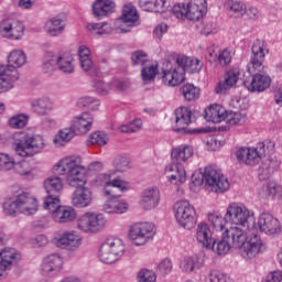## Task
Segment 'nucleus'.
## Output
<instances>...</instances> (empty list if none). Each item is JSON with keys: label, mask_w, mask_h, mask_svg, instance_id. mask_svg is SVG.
Returning a JSON list of instances; mask_svg holds the SVG:
<instances>
[{"label": "nucleus", "mask_w": 282, "mask_h": 282, "mask_svg": "<svg viewBox=\"0 0 282 282\" xmlns=\"http://www.w3.org/2000/svg\"><path fill=\"white\" fill-rule=\"evenodd\" d=\"M53 173L56 176H51L44 180L43 187L48 197H58L65 188V180L68 186L78 188L80 184H87V170L83 165V159L78 155H67L59 159L53 165Z\"/></svg>", "instance_id": "1"}, {"label": "nucleus", "mask_w": 282, "mask_h": 282, "mask_svg": "<svg viewBox=\"0 0 282 282\" xmlns=\"http://www.w3.org/2000/svg\"><path fill=\"white\" fill-rule=\"evenodd\" d=\"M262 246L263 241L261 240V237L257 235L248 238V240H242L240 245H236L232 236L228 234V229H225L220 238H214V240H212L207 250H212V252L218 257H224L230 252L231 248H238L240 249L242 259L250 261L261 252Z\"/></svg>", "instance_id": "2"}, {"label": "nucleus", "mask_w": 282, "mask_h": 282, "mask_svg": "<svg viewBox=\"0 0 282 282\" xmlns=\"http://www.w3.org/2000/svg\"><path fill=\"white\" fill-rule=\"evenodd\" d=\"M254 217V212L238 203H230L225 213L227 224L231 226L226 228L228 235L232 238L234 242L239 246L242 241H248L254 235H248L250 228V219Z\"/></svg>", "instance_id": "3"}, {"label": "nucleus", "mask_w": 282, "mask_h": 282, "mask_svg": "<svg viewBox=\"0 0 282 282\" xmlns=\"http://www.w3.org/2000/svg\"><path fill=\"white\" fill-rule=\"evenodd\" d=\"M119 21H121V24L116 23L115 29L107 22L89 23L86 28L88 32H91V34H98V36L109 34H129L133 28L140 25L138 9H135L133 4L123 6Z\"/></svg>", "instance_id": "4"}, {"label": "nucleus", "mask_w": 282, "mask_h": 282, "mask_svg": "<svg viewBox=\"0 0 282 282\" xmlns=\"http://www.w3.org/2000/svg\"><path fill=\"white\" fill-rule=\"evenodd\" d=\"M45 138L28 131L15 132L12 138L11 149L23 160L34 158L45 151Z\"/></svg>", "instance_id": "5"}, {"label": "nucleus", "mask_w": 282, "mask_h": 282, "mask_svg": "<svg viewBox=\"0 0 282 282\" xmlns=\"http://www.w3.org/2000/svg\"><path fill=\"white\" fill-rule=\"evenodd\" d=\"M39 198L30 192L21 191L14 197L6 198L2 208L9 217H18V215H25L32 217L39 213Z\"/></svg>", "instance_id": "6"}, {"label": "nucleus", "mask_w": 282, "mask_h": 282, "mask_svg": "<svg viewBox=\"0 0 282 282\" xmlns=\"http://www.w3.org/2000/svg\"><path fill=\"white\" fill-rule=\"evenodd\" d=\"M8 65L0 64V94L10 91L14 87V83L19 80V68L28 63L25 52L13 50L7 56Z\"/></svg>", "instance_id": "7"}, {"label": "nucleus", "mask_w": 282, "mask_h": 282, "mask_svg": "<svg viewBox=\"0 0 282 282\" xmlns=\"http://www.w3.org/2000/svg\"><path fill=\"white\" fill-rule=\"evenodd\" d=\"M44 208L48 212L51 219L55 224H72L78 217L74 207L61 205V198L58 196H46Z\"/></svg>", "instance_id": "8"}, {"label": "nucleus", "mask_w": 282, "mask_h": 282, "mask_svg": "<svg viewBox=\"0 0 282 282\" xmlns=\"http://www.w3.org/2000/svg\"><path fill=\"white\" fill-rule=\"evenodd\" d=\"M274 151V142L264 141L258 143L257 148L254 147H241L236 151V158L240 164H247L248 166H254L259 164L263 155L272 153Z\"/></svg>", "instance_id": "9"}, {"label": "nucleus", "mask_w": 282, "mask_h": 282, "mask_svg": "<svg viewBox=\"0 0 282 282\" xmlns=\"http://www.w3.org/2000/svg\"><path fill=\"white\" fill-rule=\"evenodd\" d=\"M124 240L119 237H109L100 246L97 257L101 263H116L124 257Z\"/></svg>", "instance_id": "10"}, {"label": "nucleus", "mask_w": 282, "mask_h": 282, "mask_svg": "<svg viewBox=\"0 0 282 282\" xmlns=\"http://www.w3.org/2000/svg\"><path fill=\"white\" fill-rule=\"evenodd\" d=\"M107 216L100 212H85L78 216L76 226L85 235H98L107 228Z\"/></svg>", "instance_id": "11"}, {"label": "nucleus", "mask_w": 282, "mask_h": 282, "mask_svg": "<svg viewBox=\"0 0 282 282\" xmlns=\"http://www.w3.org/2000/svg\"><path fill=\"white\" fill-rule=\"evenodd\" d=\"M51 241L59 250L76 252L83 246V234L76 229L59 230L53 235Z\"/></svg>", "instance_id": "12"}, {"label": "nucleus", "mask_w": 282, "mask_h": 282, "mask_svg": "<svg viewBox=\"0 0 282 282\" xmlns=\"http://www.w3.org/2000/svg\"><path fill=\"white\" fill-rule=\"evenodd\" d=\"M173 213L176 220V224L185 230H191L195 228L197 224V210L186 199L177 200L173 206Z\"/></svg>", "instance_id": "13"}, {"label": "nucleus", "mask_w": 282, "mask_h": 282, "mask_svg": "<svg viewBox=\"0 0 282 282\" xmlns=\"http://www.w3.org/2000/svg\"><path fill=\"white\" fill-rule=\"evenodd\" d=\"M205 184L212 193H217L218 195L230 189L228 177L215 166L205 167Z\"/></svg>", "instance_id": "14"}, {"label": "nucleus", "mask_w": 282, "mask_h": 282, "mask_svg": "<svg viewBox=\"0 0 282 282\" xmlns=\"http://www.w3.org/2000/svg\"><path fill=\"white\" fill-rule=\"evenodd\" d=\"M155 237V225L151 223H135L129 229V239L134 246H145Z\"/></svg>", "instance_id": "15"}, {"label": "nucleus", "mask_w": 282, "mask_h": 282, "mask_svg": "<svg viewBox=\"0 0 282 282\" xmlns=\"http://www.w3.org/2000/svg\"><path fill=\"white\" fill-rule=\"evenodd\" d=\"M251 52L252 55L250 63L247 65V72L249 74L263 72V61H265V55L270 52V48H268V43L261 39L256 40L253 42Z\"/></svg>", "instance_id": "16"}, {"label": "nucleus", "mask_w": 282, "mask_h": 282, "mask_svg": "<svg viewBox=\"0 0 282 282\" xmlns=\"http://www.w3.org/2000/svg\"><path fill=\"white\" fill-rule=\"evenodd\" d=\"M160 187L152 185L145 187L140 195L139 206L143 208V210H155L158 206H160Z\"/></svg>", "instance_id": "17"}, {"label": "nucleus", "mask_w": 282, "mask_h": 282, "mask_svg": "<svg viewBox=\"0 0 282 282\" xmlns=\"http://www.w3.org/2000/svg\"><path fill=\"white\" fill-rule=\"evenodd\" d=\"M205 58L209 63H217L220 67H226L232 61V50L219 47V45H210L206 50Z\"/></svg>", "instance_id": "18"}, {"label": "nucleus", "mask_w": 282, "mask_h": 282, "mask_svg": "<svg viewBox=\"0 0 282 282\" xmlns=\"http://www.w3.org/2000/svg\"><path fill=\"white\" fill-rule=\"evenodd\" d=\"M257 228L260 232H264V235H269L270 237L281 235V223L272 214H261L257 221Z\"/></svg>", "instance_id": "19"}, {"label": "nucleus", "mask_w": 282, "mask_h": 282, "mask_svg": "<svg viewBox=\"0 0 282 282\" xmlns=\"http://www.w3.org/2000/svg\"><path fill=\"white\" fill-rule=\"evenodd\" d=\"M94 126V116L89 112H83L75 116L70 121V128L76 135H85L91 131Z\"/></svg>", "instance_id": "20"}, {"label": "nucleus", "mask_w": 282, "mask_h": 282, "mask_svg": "<svg viewBox=\"0 0 282 282\" xmlns=\"http://www.w3.org/2000/svg\"><path fill=\"white\" fill-rule=\"evenodd\" d=\"M161 80L165 87H178V85H182V83L186 80V75L184 69L177 65L164 69L161 76Z\"/></svg>", "instance_id": "21"}, {"label": "nucleus", "mask_w": 282, "mask_h": 282, "mask_svg": "<svg viewBox=\"0 0 282 282\" xmlns=\"http://www.w3.org/2000/svg\"><path fill=\"white\" fill-rule=\"evenodd\" d=\"M21 261V252L12 247H6L0 251V279L14 265Z\"/></svg>", "instance_id": "22"}, {"label": "nucleus", "mask_w": 282, "mask_h": 282, "mask_svg": "<svg viewBox=\"0 0 282 282\" xmlns=\"http://www.w3.org/2000/svg\"><path fill=\"white\" fill-rule=\"evenodd\" d=\"M63 270V257L58 253L46 256L41 264V272L44 276H54Z\"/></svg>", "instance_id": "23"}, {"label": "nucleus", "mask_w": 282, "mask_h": 282, "mask_svg": "<svg viewBox=\"0 0 282 282\" xmlns=\"http://www.w3.org/2000/svg\"><path fill=\"white\" fill-rule=\"evenodd\" d=\"M129 202L118 196L107 198L102 205V210L106 215H124L129 213Z\"/></svg>", "instance_id": "24"}, {"label": "nucleus", "mask_w": 282, "mask_h": 282, "mask_svg": "<svg viewBox=\"0 0 282 282\" xmlns=\"http://www.w3.org/2000/svg\"><path fill=\"white\" fill-rule=\"evenodd\" d=\"M0 32L9 36H21L25 32V25L19 19L7 15L0 22Z\"/></svg>", "instance_id": "25"}, {"label": "nucleus", "mask_w": 282, "mask_h": 282, "mask_svg": "<svg viewBox=\"0 0 282 282\" xmlns=\"http://www.w3.org/2000/svg\"><path fill=\"white\" fill-rule=\"evenodd\" d=\"M94 202V193L85 184H80L72 196V204L75 208H87Z\"/></svg>", "instance_id": "26"}, {"label": "nucleus", "mask_w": 282, "mask_h": 282, "mask_svg": "<svg viewBox=\"0 0 282 282\" xmlns=\"http://www.w3.org/2000/svg\"><path fill=\"white\" fill-rule=\"evenodd\" d=\"M91 10L96 19H107L116 12V2L113 0H95Z\"/></svg>", "instance_id": "27"}, {"label": "nucleus", "mask_w": 282, "mask_h": 282, "mask_svg": "<svg viewBox=\"0 0 282 282\" xmlns=\"http://www.w3.org/2000/svg\"><path fill=\"white\" fill-rule=\"evenodd\" d=\"M165 174L172 184H184L186 182V169L184 164L172 161L165 167Z\"/></svg>", "instance_id": "28"}, {"label": "nucleus", "mask_w": 282, "mask_h": 282, "mask_svg": "<svg viewBox=\"0 0 282 282\" xmlns=\"http://www.w3.org/2000/svg\"><path fill=\"white\" fill-rule=\"evenodd\" d=\"M76 138V132L72 129V126L61 128L52 139V144L55 149H63Z\"/></svg>", "instance_id": "29"}, {"label": "nucleus", "mask_w": 282, "mask_h": 282, "mask_svg": "<svg viewBox=\"0 0 282 282\" xmlns=\"http://www.w3.org/2000/svg\"><path fill=\"white\" fill-rule=\"evenodd\" d=\"M195 239L197 243H199V246H202L206 250L207 248H210V243L215 239L213 238V229H210V225L205 221H200L196 226Z\"/></svg>", "instance_id": "30"}, {"label": "nucleus", "mask_w": 282, "mask_h": 282, "mask_svg": "<svg viewBox=\"0 0 282 282\" xmlns=\"http://www.w3.org/2000/svg\"><path fill=\"white\" fill-rule=\"evenodd\" d=\"M223 8L229 19H243L246 17V2L241 0H225Z\"/></svg>", "instance_id": "31"}, {"label": "nucleus", "mask_w": 282, "mask_h": 282, "mask_svg": "<svg viewBox=\"0 0 282 282\" xmlns=\"http://www.w3.org/2000/svg\"><path fill=\"white\" fill-rule=\"evenodd\" d=\"M113 188H117L119 193H128V191H131V183L119 177L111 180L102 188L104 197H107V199H109L110 197H117L116 191Z\"/></svg>", "instance_id": "32"}, {"label": "nucleus", "mask_w": 282, "mask_h": 282, "mask_svg": "<svg viewBox=\"0 0 282 282\" xmlns=\"http://www.w3.org/2000/svg\"><path fill=\"white\" fill-rule=\"evenodd\" d=\"M176 64L178 67L183 68V72H189V74H199L204 63L197 57H188L186 55H181L176 58Z\"/></svg>", "instance_id": "33"}, {"label": "nucleus", "mask_w": 282, "mask_h": 282, "mask_svg": "<svg viewBox=\"0 0 282 282\" xmlns=\"http://www.w3.org/2000/svg\"><path fill=\"white\" fill-rule=\"evenodd\" d=\"M31 109L36 116H47L54 109V101L50 97H37L30 101Z\"/></svg>", "instance_id": "34"}, {"label": "nucleus", "mask_w": 282, "mask_h": 282, "mask_svg": "<svg viewBox=\"0 0 282 282\" xmlns=\"http://www.w3.org/2000/svg\"><path fill=\"white\" fill-rule=\"evenodd\" d=\"M93 87L101 96H107V94H111V91H120L124 89V84L118 79H113L110 83L105 79H95Z\"/></svg>", "instance_id": "35"}, {"label": "nucleus", "mask_w": 282, "mask_h": 282, "mask_svg": "<svg viewBox=\"0 0 282 282\" xmlns=\"http://www.w3.org/2000/svg\"><path fill=\"white\" fill-rule=\"evenodd\" d=\"M65 28H67L65 20L58 15L48 18L44 23V31L50 36H61L65 32Z\"/></svg>", "instance_id": "36"}, {"label": "nucleus", "mask_w": 282, "mask_h": 282, "mask_svg": "<svg viewBox=\"0 0 282 282\" xmlns=\"http://www.w3.org/2000/svg\"><path fill=\"white\" fill-rule=\"evenodd\" d=\"M253 74L254 75L252 77V80L245 83V86L248 89V91H251V93L265 91V89L270 87V83H272V80L270 79V76L257 74V73H253Z\"/></svg>", "instance_id": "37"}, {"label": "nucleus", "mask_w": 282, "mask_h": 282, "mask_svg": "<svg viewBox=\"0 0 282 282\" xmlns=\"http://www.w3.org/2000/svg\"><path fill=\"white\" fill-rule=\"evenodd\" d=\"M228 110L224 108V106L219 104L210 105L205 109V118L208 122H214L215 124H219V122L226 121V115Z\"/></svg>", "instance_id": "38"}, {"label": "nucleus", "mask_w": 282, "mask_h": 282, "mask_svg": "<svg viewBox=\"0 0 282 282\" xmlns=\"http://www.w3.org/2000/svg\"><path fill=\"white\" fill-rule=\"evenodd\" d=\"M239 83V72L229 69L225 73L224 80L216 86V94H226L228 89L237 87Z\"/></svg>", "instance_id": "39"}, {"label": "nucleus", "mask_w": 282, "mask_h": 282, "mask_svg": "<svg viewBox=\"0 0 282 282\" xmlns=\"http://www.w3.org/2000/svg\"><path fill=\"white\" fill-rule=\"evenodd\" d=\"M55 64L62 74H74V69H76L74 56L69 53H59L55 55Z\"/></svg>", "instance_id": "40"}, {"label": "nucleus", "mask_w": 282, "mask_h": 282, "mask_svg": "<svg viewBox=\"0 0 282 282\" xmlns=\"http://www.w3.org/2000/svg\"><path fill=\"white\" fill-rule=\"evenodd\" d=\"M194 153L193 147L186 144L178 145L172 150V162L186 164V162L193 158Z\"/></svg>", "instance_id": "41"}, {"label": "nucleus", "mask_w": 282, "mask_h": 282, "mask_svg": "<svg viewBox=\"0 0 282 282\" xmlns=\"http://www.w3.org/2000/svg\"><path fill=\"white\" fill-rule=\"evenodd\" d=\"M176 131H182L192 122L193 112L187 107H180L175 110Z\"/></svg>", "instance_id": "42"}, {"label": "nucleus", "mask_w": 282, "mask_h": 282, "mask_svg": "<svg viewBox=\"0 0 282 282\" xmlns=\"http://www.w3.org/2000/svg\"><path fill=\"white\" fill-rule=\"evenodd\" d=\"M12 171H14L17 175L24 177V180H34V167L32 166L30 161L22 160L20 162H17L15 159Z\"/></svg>", "instance_id": "43"}, {"label": "nucleus", "mask_w": 282, "mask_h": 282, "mask_svg": "<svg viewBox=\"0 0 282 282\" xmlns=\"http://www.w3.org/2000/svg\"><path fill=\"white\" fill-rule=\"evenodd\" d=\"M207 221L216 230V232H224L226 228V216L224 217L219 212H209L207 214Z\"/></svg>", "instance_id": "44"}, {"label": "nucleus", "mask_w": 282, "mask_h": 282, "mask_svg": "<svg viewBox=\"0 0 282 282\" xmlns=\"http://www.w3.org/2000/svg\"><path fill=\"white\" fill-rule=\"evenodd\" d=\"M181 93L184 100H186L187 102H195V100H199V96H202V89L191 83L183 85L181 88Z\"/></svg>", "instance_id": "45"}, {"label": "nucleus", "mask_w": 282, "mask_h": 282, "mask_svg": "<svg viewBox=\"0 0 282 282\" xmlns=\"http://www.w3.org/2000/svg\"><path fill=\"white\" fill-rule=\"evenodd\" d=\"M28 122H30V116L25 112H20L9 118L8 126L10 129H25Z\"/></svg>", "instance_id": "46"}, {"label": "nucleus", "mask_w": 282, "mask_h": 282, "mask_svg": "<svg viewBox=\"0 0 282 282\" xmlns=\"http://www.w3.org/2000/svg\"><path fill=\"white\" fill-rule=\"evenodd\" d=\"M158 62H150L141 69V78L143 83H151V80H155L158 76Z\"/></svg>", "instance_id": "47"}, {"label": "nucleus", "mask_w": 282, "mask_h": 282, "mask_svg": "<svg viewBox=\"0 0 282 282\" xmlns=\"http://www.w3.org/2000/svg\"><path fill=\"white\" fill-rule=\"evenodd\" d=\"M282 187L274 181H269L259 191V195L262 198L265 197H276L281 193Z\"/></svg>", "instance_id": "48"}, {"label": "nucleus", "mask_w": 282, "mask_h": 282, "mask_svg": "<svg viewBox=\"0 0 282 282\" xmlns=\"http://www.w3.org/2000/svg\"><path fill=\"white\" fill-rule=\"evenodd\" d=\"M109 142V134L105 131H96L89 134L87 139V145L91 147L97 144V147H106Z\"/></svg>", "instance_id": "49"}, {"label": "nucleus", "mask_w": 282, "mask_h": 282, "mask_svg": "<svg viewBox=\"0 0 282 282\" xmlns=\"http://www.w3.org/2000/svg\"><path fill=\"white\" fill-rule=\"evenodd\" d=\"M180 270H182L185 274H191V272H194L199 268L197 264V260L194 257L186 256L183 257L180 261Z\"/></svg>", "instance_id": "50"}, {"label": "nucleus", "mask_w": 282, "mask_h": 282, "mask_svg": "<svg viewBox=\"0 0 282 282\" xmlns=\"http://www.w3.org/2000/svg\"><path fill=\"white\" fill-rule=\"evenodd\" d=\"M14 155L6 152H0V171L2 173H10L14 167Z\"/></svg>", "instance_id": "51"}, {"label": "nucleus", "mask_w": 282, "mask_h": 282, "mask_svg": "<svg viewBox=\"0 0 282 282\" xmlns=\"http://www.w3.org/2000/svg\"><path fill=\"white\" fill-rule=\"evenodd\" d=\"M172 12L180 21H188V19H191V9H188V3L174 4Z\"/></svg>", "instance_id": "52"}, {"label": "nucleus", "mask_w": 282, "mask_h": 282, "mask_svg": "<svg viewBox=\"0 0 282 282\" xmlns=\"http://www.w3.org/2000/svg\"><path fill=\"white\" fill-rule=\"evenodd\" d=\"M247 120L248 118L246 117V115L235 111H227V115L225 117V122L231 126L246 124Z\"/></svg>", "instance_id": "53"}, {"label": "nucleus", "mask_w": 282, "mask_h": 282, "mask_svg": "<svg viewBox=\"0 0 282 282\" xmlns=\"http://www.w3.org/2000/svg\"><path fill=\"white\" fill-rule=\"evenodd\" d=\"M188 10H191V18H187V21H199L206 14V9L197 4V2L191 1L188 3Z\"/></svg>", "instance_id": "54"}, {"label": "nucleus", "mask_w": 282, "mask_h": 282, "mask_svg": "<svg viewBox=\"0 0 282 282\" xmlns=\"http://www.w3.org/2000/svg\"><path fill=\"white\" fill-rule=\"evenodd\" d=\"M113 175H115L113 171H109V172L101 173V174L97 175L93 180V186H96L97 188L106 187L107 184L112 180Z\"/></svg>", "instance_id": "55"}, {"label": "nucleus", "mask_w": 282, "mask_h": 282, "mask_svg": "<svg viewBox=\"0 0 282 282\" xmlns=\"http://www.w3.org/2000/svg\"><path fill=\"white\" fill-rule=\"evenodd\" d=\"M115 171L112 173H126L131 166L129 165V158L127 156H117L113 161Z\"/></svg>", "instance_id": "56"}, {"label": "nucleus", "mask_w": 282, "mask_h": 282, "mask_svg": "<svg viewBox=\"0 0 282 282\" xmlns=\"http://www.w3.org/2000/svg\"><path fill=\"white\" fill-rule=\"evenodd\" d=\"M29 245L31 248H45V246L50 245V238L47 235L39 234L29 240Z\"/></svg>", "instance_id": "57"}, {"label": "nucleus", "mask_w": 282, "mask_h": 282, "mask_svg": "<svg viewBox=\"0 0 282 282\" xmlns=\"http://www.w3.org/2000/svg\"><path fill=\"white\" fill-rule=\"evenodd\" d=\"M140 129H142V119H134L132 122L119 127L121 133H138Z\"/></svg>", "instance_id": "58"}, {"label": "nucleus", "mask_w": 282, "mask_h": 282, "mask_svg": "<svg viewBox=\"0 0 282 282\" xmlns=\"http://www.w3.org/2000/svg\"><path fill=\"white\" fill-rule=\"evenodd\" d=\"M138 282H156L158 274L155 271L149 269H141L137 274Z\"/></svg>", "instance_id": "59"}, {"label": "nucleus", "mask_w": 282, "mask_h": 282, "mask_svg": "<svg viewBox=\"0 0 282 282\" xmlns=\"http://www.w3.org/2000/svg\"><path fill=\"white\" fill-rule=\"evenodd\" d=\"M150 62L149 55L144 51H135L131 55L132 65H140L141 67H144Z\"/></svg>", "instance_id": "60"}, {"label": "nucleus", "mask_w": 282, "mask_h": 282, "mask_svg": "<svg viewBox=\"0 0 282 282\" xmlns=\"http://www.w3.org/2000/svg\"><path fill=\"white\" fill-rule=\"evenodd\" d=\"M80 67L84 72H87L89 76H96L98 74V68L91 57H86L85 59H79Z\"/></svg>", "instance_id": "61"}, {"label": "nucleus", "mask_w": 282, "mask_h": 282, "mask_svg": "<svg viewBox=\"0 0 282 282\" xmlns=\"http://www.w3.org/2000/svg\"><path fill=\"white\" fill-rule=\"evenodd\" d=\"M79 107H87L88 109H91V111L98 110V107H100V100L94 98V97H82L78 100Z\"/></svg>", "instance_id": "62"}, {"label": "nucleus", "mask_w": 282, "mask_h": 282, "mask_svg": "<svg viewBox=\"0 0 282 282\" xmlns=\"http://www.w3.org/2000/svg\"><path fill=\"white\" fill-rule=\"evenodd\" d=\"M209 281L210 282H232V279H230V275L221 271H212L209 273Z\"/></svg>", "instance_id": "63"}, {"label": "nucleus", "mask_w": 282, "mask_h": 282, "mask_svg": "<svg viewBox=\"0 0 282 282\" xmlns=\"http://www.w3.org/2000/svg\"><path fill=\"white\" fill-rule=\"evenodd\" d=\"M158 270L160 274H171L173 272V261L171 259L165 258L158 264Z\"/></svg>", "instance_id": "64"}]
</instances>
